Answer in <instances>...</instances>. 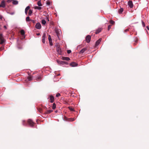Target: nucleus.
<instances>
[{
  "instance_id": "f257e3e1",
  "label": "nucleus",
  "mask_w": 149,
  "mask_h": 149,
  "mask_svg": "<svg viewBox=\"0 0 149 149\" xmlns=\"http://www.w3.org/2000/svg\"><path fill=\"white\" fill-rule=\"evenodd\" d=\"M56 50L58 54L59 55L62 54V51L60 47V45L58 44H56Z\"/></svg>"
},
{
  "instance_id": "f03ea898",
  "label": "nucleus",
  "mask_w": 149,
  "mask_h": 149,
  "mask_svg": "<svg viewBox=\"0 0 149 149\" xmlns=\"http://www.w3.org/2000/svg\"><path fill=\"white\" fill-rule=\"evenodd\" d=\"M27 122L31 127H33L34 126V125L35 123L31 119H28L27 121Z\"/></svg>"
},
{
  "instance_id": "7ed1b4c3",
  "label": "nucleus",
  "mask_w": 149,
  "mask_h": 149,
  "mask_svg": "<svg viewBox=\"0 0 149 149\" xmlns=\"http://www.w3.org/2000/svg\"><path fill=\"white\" fill-rule=\"evenodd\" d=\"M91 37L89 35H87L86 38V42L88 43L91 41Z\"/></svg>"
},
{
  "instance_id": "20e7f679",
  "label": "nucleus",
  "mask_w": 149,
  "mask_h": 149,
  "mask_svg": "<svg viewBox=\"0 0 149 149\" xmlns=\"http://www.w3.org/2000/svg\"><path fill=\"white\" fill-rule=\"evenodd\" d=\"M46 33H43V36H42V41L43 43H45V39L46 38Z\"/></svg>"
},
{
  "instance_id": "39448f33",
  "label": "nucleus",
  "mask_w": 149,
  "mask_h": 149,
  "mask_svg": "<svg viewBox=\"0 0 149 149\" xmlns=\"http://www.w3.org/2000/svg\"><path fill=\"white\" fill-rule=\"evenodd\" d=\"M36 28L38 29H40L41 28V26L40 23L38 22L37 23L36 26Z\"/></svg>"
},
{
  "instance_id": "423d86ee",
  "label": "nucleus",
  "mask_w": 149,
  "mask_h": 149,
  "mask_svg": "<svg viewBox=\"0 0 149 149\" xmlns=\"http://www.w3.org/2000/svg\"><path fill=\"white\" fill-rule=\"evenodd\" d=\"M0 7L5 8V1H3L1 4H0Z\"/></svg>"
},
{
  "instance_id": "0eeeda50",
  "label": "nucleus",
  "mask_w": 149,
  "mask_h": 149,
  "mask_svg": "<svg viewBox=\"0 0 149 149\" xmlns=\"http://www.w3.org/2000/svg\"><path fill=\"white\" fill-rule=\"evenodd\" d=\"M77 65L78 64L77 63L74 62H72L70 64V66H71L72 67H75L77 66Z\"/></svg>"
},
{
  "instance_id": "6e6552de",
  "label": "nucleus",
  "mask_w": 149,
  "mask_h": 149,
  "mask_svg": "<svg viewBox=\"0 0 149 149\" xmlns=\"http://www.w3.org/2000/svg\"><path fill=\"white\" fill-rule=\"evenodd\" d=\"M87 49V48L86 47L84 48L83 49H82L79 52V54H82Z\"/></svg>"
},
{
  "instance_id": "1a4fd4ad",
  "label": "nucleus",
  "mask_w": 149,
  "mask_h": 149,
  "mask_svg": "<svg viewBox=\"0 0 149 149\" xmlns=\"http://www.w3.org/2000/svg\"><path fill=\"white\" fill-rule=\"evenodd\" d=\"M42 76L41 75H39L36 77V79L37 81H40L42 79Z\"/></svg>"
},
{
  "instance_id": "9d476101",
  "label": "nucleus",
  "mask_w": 149,
  "mask_h": 149,
  "mask_svg": "<svg viewBox=\"0 0 149 149\" xmlns=\"http://www.w3.org/2000/svg\"><path fill=\"white\" fill-rule=\"evenodd\" d=\"M102 30V29L101 28H98L97 30H96V31L95 32V33L96 34H97L100 32Z\"/></svg>"
},
{
  "instance_id": "9b49d317",
  "label": "nucleus",
  "mask_w": 149,
  "mask_h": 149,
  "mask_svg": "<svg viewBox=\"0 0 149 149\" xmlns=\"http://www.w3.org/2000/svg\"><path fill=\"white\" fill-rule=\"evenodd\" d=\"M128 5L131 8H132L133 6V3L131 1H129L128 2Z\"/></svg>"
},
{
  "instance_id": "f8f14e48",
  "label": "nucleus",
  "mask_w": 149,
  "mask_h": 149,
  "mask_svg": "<svg viewBox=\"0 0 149 149\" xmlns=\"http://www.w3.org/2000/svg\"><path fill=\"white\" fill-rule=\"evenodd\" d=\"M102 40L101 38H100L99 40H98L95 43V46H97L100 43Z\"/></svg>"
},
{
  "instance_id": "ddd939ff",
  "label": "nucleus",
  "mask_w": 149,
  "mask_h": 149,
  "mask_svg": "<svg viewBox=\"0 0 149 149\" xmlns=\"http://www.w3.org/2000/svg\"><path fill=\"white\" fill-rule=\"evenodd\" d=\"M50 102L51 103H53L54 100V97L52 95L50 96Z\"/></svg>"
},
{
  "instance_id": "4468645a",
  "label": "nucleus",
  "mask_w": 149,
  "mask_h": 149,
  "mask_svg": "<svg viewBox=\"0 0 149 149\" xmlns=\"http://www.w3.org/2000/svg\"><path fill=\"white\" fill-rule=\"evenodd\" d=\"M62 59L63 60H66V61H69L70 60V58L68 57H62Z\"/></svg>"
},
{
  "instance_id": "2eb2a0df",
  "label": "nucleus",
  "mask_w": 149,
  "mask_h": 149,
  "mask_svg": "<svg viewBox=\"0 0 149 149\" xmlns=\"http://www.w3.org/2000/svg\"><path fill=\"white\" fill-rule=\"evenodd\" d=\"M30 8V7L29 6H28L26 8L25 10V12L26 15L27 14L28 10Z\"/></svg>"
},
{
  "instance_id": "dca6fc26",
  "label": "nucleus",
  "mask_w": 149,
  "mask_h": 149,
  "mask_svg": "<svg viewBox=\"0 0 149 149\" xmlns=\"http://www.w3.org/2000/svg\"><path fill=\"white\" fill-rule=\"evenodd\" d=\"M53 111L52 110H48L46 112H45L44 113L45 114H47L50 113Z\"/></svg>"
},
{
  "instance_id": "f3484780",
  "label": "nucleus",
  "mask_w": 149,
  "mask_h": 149,
  "mask_svg": "<svg viewBox=\"0 0 149 149\" xmlns=\"http://www.w3.org/2000/svg\"><path fill=\"white\" fill-rule=\"evenodd\" d=\"M12 3L14 5H17L18 3V1H17L12 0Z\"/></svg>"
},
{
  "instance_id": "a211bd4d",
  "label": "nucleus",
  "mask_w": 149,
  "mask_h": 149,
  "mask_svg": "<svg viewBox=\"0 0 149 149\" xmlns=\"http://www.w3.org/2000/svg\"><path fill=\"white\" fill-rule=\"evenodd\" d=\"M0 40V41H1L0 44H3L5 41V40L3 38L2 39H1Z\"/></svg>"
},
{
  "instance_id": "6ab92c4d",
  "label": "nucleus",
  "mask_w": 149,
  "mask_h": 149,
  "mask_svg": "<svg viewBox=\"0 0 149 149\" xmlns=\"http://www.w3.org/2000/svg\"><path fill=\"white\" fill-rule=\"evenodd\" d=\"M123 8H121L120 9H119L118 11V13L119 14H121L122 13V12L123 11Z\"/></svg>"
},
{
  "instance_id": "aec40b11",
  "label": "nucleus",
  "mask_w": 149,
  "mask_h": 149,
  "mask_svg": "<svg viewBox=\"0 0 149 149\" xmlns=\"http://www.w3.org/2000/svg\"><path fill=\"white\" fill-rule=\"evenodd\" d=\"M33 13L32 10L31 9L29 10L28 14L29 16H31Z\"/></svg>"
},
{
  "instance_id": "412c9836",
  "label": "nucleus",
  "mask_w": 149,
  "mask_h": 149,
  "mask_svg": "<svg viewBox=\"0 0 149 149\" xmlns=\"http://www.w3.org/2000/svg\"><path fill=\"white\" fill-rule=\"evenodd\" d=\"M20 33L22 36H24L25 34V31L23 30H22L20 31Z\"/></svg>"
},
{
  "instance_id": "4be33fe9",
  "label": "nucleus",
  "mask_w": 149,
  "mask_h": 149,
  "mask_svg": "<svg viewBox=\"0 0 149 149\" xmlns=\"http://www.w3.org/2000/svg\"><path fill=\"white\" fill-rule=\"evenodd\" d=\"M37 110L40 113H41L42 111V108H37Z\"/></svg>"
},
{
  "instance_id": "5701e85b",
  "label": "nucleus",
  "mask_w": 149,
  "mask_h": 149,
  "mask_svg": "<svg viewBox=\"0 0 149 149\" xmlns=\"http://www.w3.org/2000/svg\"><path fill=\"white\" fill-rule=\"evenodd\" d=\"M31 20L30 19V17H26V22H30Z\"/></svg>"
},
{
  "instance_id": "b1692460",
  "label": "nucleus",
  "mask_w": 149,
  "mask_h": 149,
  "mask_svg": "<svg viewBox=\"0 0 149 149\" xmlns=\"http://www.w3.org/2000/svg\"><path fill=\"white\" fill-rule=\"evenodd\" d=\"M35 9H38L39 10H40L42 9V7L36 6L35 7Z\"/></svg>"
},
{
  "instance_id": "393cba45",
  "label": "nucleus",
  "mask_w": 149,
  "mask_h": 149,
  "mask_svg": "<svg viewBox=\"0 0 149 149\" xmlns=\"http://www.w3.org/2000/svg\"><path fill=\"white\" fill-rule=\"evenodd\" d=\"M56 104L55 103L53 104L52 108L53 109H54L56 108Z\"/></svg>"
},
{
  "instance_id": "a878e982",
  "label": "nucleus",
  "mask_w": 149,
  "mask_h": 149,
  "mask_svg": "<svg viewBox=\"0 0 149 149\" xmlns=\"http://www.w3.org/2000/svg\"><path fill=\"white\" fill-rule=\"evenodd\" d=\"M46 23V22L45 20L44 19H42V23L43 24L45 25V24Z\"/></svg>"
},
{
  "instance_id": "bb28decb",
  "label": "nucleus",
  "mask_w": 149,
  "mask_h": 149,
  "mask_svg": "<svg viewBox=\"0 0 149 149\" xmlns=\"http://www.w3.org/2000/svg\"><path fill=\"white\" fill-rule=\"evenodd\" d=\"M38 5L39 6H42V4L41 3V1H39L38 2Z\"/></svg>"
},
{
  "instance_id": "cd10ccee",
  "label": "nucleus",
  "mask_w": 149,
  "mask_h": 149,
  "mask_svg": "<svg viewBox=\"0 0 149 149\" xmlns=\"http://www.w3.org/2000/svg\"><path fill=\"white\" fill-rule=\"evenodd\" d=\"M55 32L56 33V34L58 36V38H59V33L57 30H55Z\"/></svg>"
},
{
  "instance_id": "c85d7f7f",
  "label": "nucleus",
  "mask_w": 149,
  "mask_h": 149,
  "mask_svg": "<svg viewBox=\"0 0 149 149\" xmlns=\"http://www.w3.org/2000/svg\"><path fill=\"white\" fill-rule=\"evenodd\" d=\"M48 39L49 41H52V39L51 36L49 35L48 36Z\"/></svg>"
},
{
  "instance_id": "c756f323",
  "label": "nucleus",
  "mask_w": 149,
  "mask_h": 149,
  "mask_svg": "<svg viewBox=\"0 0 149 149\" xmlns=\"http://www.w3.org/2000/svg\"><path fill=\"white\" fill-rule=\"evenodd\" d=\"M29 81H31L32 80V78L31 76H29L27 77Z\"/></svg>"
},
{
  "instance_id": "7c9ffc66",
  "label": "nucleus",
  "mask_w": 149,
  "mask_h": 149,
  "mask_svg": "<svg viewBox=\"0 0 149 149\" xmlns=\"http://www.w3.org/2000/svg\"><path fill=\"white\" fill-rule=\"evenodd\" d=\"M112 25H109L108 26V30H109V29L111 28Z\"/></svg>"
},
{
  "instance_id": "2f4dec72",
  "label": "nucleus",
  "mask_w": 149,
  "mask_h": 149,
  "mask_svg": "<svg viewBox=\"0 0 149 149\" xmlns=\"http://www.w3.org/2000/svg\"><path fill=\"white\" fill-rule=\"evenodd\" d=\"M70 120L71 121H74L75 120V119L74 118H69Z\"/></svg>"
},
{
  "instance_id": "473e14b6",
  "label": "nucleus",
  "mask_w": 149,
  "mask_h": 149,
  "mask_svg": "<svg viewBox=\"0 0 149 149\" xmlns=\"http://www.w3.org/2000/svg\"><path fill=\"white\" fill-rule=\"evenodd\" d=\"M68 108H69V109L70 111H74V109L73 108H71V107H69Z\"/></svg>"
},
{
  "instance_id": "72a5a7b5",
  "label": "nucleus",
  "mask_w": 149,
  "mask_h": 149,
  "mask_svg": "<svg viewBox=\"0 0 149 149\" xmlns=\"http://www.w3.org/2000/svg\"><path fill=\"white\" fill-rule=\"evenodd\" d=\"M110 22L111 24H114V22L112 20H111L110 21Z\"/></svg>"
},
{
  "instance_id": "f704fd0d",
  "label": "nucleus",
  "mask_w": 149,
  "mask_h": 149,
  "mask_svg": "<svg viewBox=\"0 0 149 149\" xmlns=\"http://www.w3.org/2000/svg\"><path fill=\"white\" fill-rule=\"evenodd\" d=\"M57 63L59 64H60V65L61 64V61H60L59 60H57Z\"/></svg>"
},
{
  "instance_id": "c9c22d12",
  "label": "nucleus",
  "mask_w": 149,
  "mask_h": 149,
  "mask_svg": "<svg viewBox=\"0 0 149 149\" xmlns=\"http://www.w3.org/2000/svg\"><path fill=\"white\" fill-rule=\"evenodd\" d=\"M60 96V94L59 93H57L56 95V96L57 97H59Z\"/></svg>"
},
{
  "instance_id": "e433bc0d",
  "label": "nucleus",
  "mask_w": 149,
  "mask_h": 149,
  "mask_svg": "<svg viewBox=\"0 0 149 149\" xmlns=\"http://www.w3.org/2000/svg\"><path fill=\"white\" fill-rule=\"evenodd\" d=\"M142 24L143 26V27H145V24L144 23L143 21H142Z\"/></svg>"
},
{
  "instance_id": "4c0bfd02",
  "label": "nucleus",
  "mask_w": 149,
  "mask_h": 149,
  "mask_svg": "<svg viewBox=\"0 0 149 149\" xmlns=\"http://www.w3.org/2000/svg\"><path fill=\"white\" fill-rule=\"evenodd\" d=\"M71 52V51L70 50H67V53L68 54H70Z\"/></svg>"
},
{
  "instance_id": "58836bf2",
  "label": "nucleus",
  "mask_w": 149,
  "mask_h": 149,
  "mask_svg": "<svg viewBox=\"0 0 149 149\" xmlns=\"http://www.w3.org/2000/svg\"><path fill=\"white\" fill-rule=\"evenodd\" d=\"M3 38L2 34H0V40Z\"/></svg>"
},
{
  "instance_id": "ea45409f",
  "label": "nucleus",
  "mask_w": 149,
  "mask_h": 149,
  "mask_svg": "<svg viewBox=\"0 0 149 149\" xmlns=\"http://www.w3.org/2000/svg\"><path fill=\"white\" fill-rule=\"evenodd\" d=\"M23 124L24 125H26V123L25 122V121H23Z\"/></svg>"
},
{
  "instance_id": "a19ab883",
  "label": "nucleus",
  "mask_w": 149,
  "mask_h": 149,
  "mask_svg": "<svg viewBox=\"0 0 149 149\" xmlns=\"http://www.w3.org/2000/svg\"><path fill=\"white\" fill-rule=\"evenodd\" d=\"M49 44H50V45L51 46L53 44H52V41H49Z\"/></svg>"
},
{
  "instance_id": "79ce46f5",
  "label": "nucleus",
  "mask_w": 149,
  "mask_h": 149,
  "mask_svg": "<svg viewBox=\"0 0 149 149\" xmlns=\"http://www.w3.org/2000/svg\"><path fill=\"white\" fill-rule=\"evenodd\" d=\"M61 63L60 65H64V61H61Z\"/></svg>"
},
{
  "instance_id": "37998d69",
  "label": "nucleus",
  "mask_w": 149,
  "mask_h": 149,
  "mask_svg": "<svg viewBox=\"0 0 149 149\" xmlns=\"http://www.w3.org/2000/svg\"><path fill=\"white\" fill-rule=\"evenodd\" d=\"M4 49V47H0V50H1L3 49Z\"/></svg>"
},
{
  "instance_id": "c03bdc74",
  "label": "nucleus",
  "mask_w": 149,
  "mask_h": 149,
  "mask_svg": "<svg viewBox=\"0 0 149 149\" xmlns=\"http://www.w3.org/2000/svg\"><path fill=\"white\" fill-rule=\"evenodd\" d=\"M129 31V29H126L125 30V32H126Z\"/></svg>"
},
{
  "instance_id": "a18cd8bd",
  "label": "nucleus",
  "mask_w": 149,
  "mask_h": 149,
  "mask_svg": "<svg viewBox=\"0 0 149 149\" xmlns=\"http://www.w3.org/2000/svg\"><path fill=\"white\" fill-rule=\"evenodd\" d=\"M11 1H12V0H8L7 1V2H8V3H10V2Z\"/></svg>"
},
{
  "instance_id": "49530a36",
  "label": "nucleus",
  "mask_w": 149,
  "mask_h": 149,
  "mask_svg": "<svg viewBox=\"0 0 149 149\" xmlns=\"http://www.w3.org/2000/svg\"><path fill=\"white\" fill-rule=\"evenodd\" d=\"M64 64H68V63L67 62L64 61Z\"/></svg>"
},
{
  "instance_id": "de8ad7c7",
  "label": "nucleus",
  "mask_w": 149,
  "mask_h": 149,
  "mask_svg": "<svg viewBox=\"0 0 149 149\" xmlns=\"http://www.w3.org/2000/svg\"><path fill=\"white\" fill-rule=\"evenodd\" d=\"M47 4L48 5H49L50 4V3L49 2H47Z\"/></svg>"
},
{
  "instance_id": "09e8293b",
  "label": "nucleus",
  "mask_w": 149,
  "mask_h": 149,
  "mask_svg": "<svg viewBox=\"0 0 149 149\" xmlns=\"http://www.w3.org/2000/svg\"><path fill=\"white\" fill-rule=\"evenodd\" d=\"M36 35H37V36H39V35H40V33H37V34H36Z\"/></svg>"
},
{
  "instance_id": "8fccbe9b",
  "label": "nucleus",
  "mask_w": 149,
  "mask_h": 149,
  "mask_svg": "<svg viewBox=\"0 0 149 149\" xmlns=\"http://www.w3.org/2000/svg\"><path fill=\"white\" fill-rule=\"evenodd\" d=\"M2 16L0 15V19H2Z\"/></svg>"
},
{
  "instance_id": "3c124183",
  "label": "nucleus",
  "mask_w": 149,
  "mask_h": 149,
  "mask_svg": "<svg viewBox=\"0 0 149 149\" xmlns=\"http://www.w3.org/2000/svg\"><path fill=\"white\" fill-rule=\"evenodd\" d=\"M4 28H5V29H6V26H4Z\"/></svg>"
},
{
  "instance_id": "603ef678",
  "label": "nucleus",
  "mask_w": 149,
  "mask_h": 149,
  "mask_svg": "<svg viewBox=\"0 0 149 149\" xmlns=\"http://www.w3.org/2000/svg\"><path fill=\"white\" fill-rule=\"evenodd\" d=\"M146 28H147V29L148 30H149V27L148 26H147Z\"/></svg>"
},
{
  "instance_id": "864d4df0",
  "label": "nucleus",
  "mask_w": 149,
  "mask_h": 149,
  "mask_svg": "<svg viewBox=\"0 0 149 149\" xmlns=\"http://www.w3.org/2000/svg\"><path fill=\"white\" fill-rule=\"evenodd\" d=\"M81 46V45H79L77 46V48H78L79 47Z\"/></svg>"
},
{
  "instance_id": "5fc2aeb1",
  "label": "nucleus",
  "mask_w": 149,
  "mask_h": 149,
  "mask_svg": "<svg viewBox=\"0 0 149 149\" xmlns=\"http://www.w3.org/2000/svg\"><path fill=\"white\" fill-rule=\"evenodd\" d=\"M57 112H58V111H57V110H56V111H55V113H57Z\"/></svg>"
},
{
  "instance_id": "6e6d98bb",
  "label": "nucleus",
  "mask_w": 149,
  "mask_h": 149,
  "mask_svg": "<svg viewBox=\"0 0 149 149\" xmlns=\"http://www.w3.org/2000/svg\"><path fill=\"white\" fill-rule=\"evenodd\" d=\"M44 108L46 109H47V107H45Z\"/></svg>"
}]
</instances>
